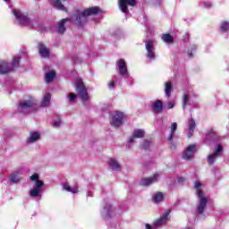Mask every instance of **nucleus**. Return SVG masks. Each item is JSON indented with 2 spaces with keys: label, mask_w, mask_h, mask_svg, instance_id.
I'll return each instance as SVG.
<instances>
[{
  "label": "nucleus",
  "mask_w": 229,
  "mask_h": 229,
  "mask_svg": "<svg viewBox=\"0 0 229 229\" xmlns=\"http://www.w3.org/2000/svg\"><path fill=\"white\" fill-rule=\"evenodd\" d=\"M112 212H114V208L112 207V205L106 204L102 211V216L106 218L110 217V216H112Z\"/></svg>",
  "instance_id": "a878e982"
},
{
  "label": "nucleus",
  "mask_w": 229,
  "mask_h": 229,
  "mask_svg": "<svg viewBox=\"0 0 229 229\" xmlns=\"http://www.w3.org/2000/svg\"><path fill=\"white\" fill-rule=\"evenodd\" d=\"M223 155V146L221 144L216 145L213 154L208 156V164L212 165L219 157Z\"/></svg>",
  "instance_id": "9b49d317"
},
{
  "label": "nucleus",
  "mask_w": 229,
  "mask_h": 229,
  "mask_svg": "<svg viewBox=\"0 0 229 229\" xmlns=\"http://www.w3.org/2000/svg\"><path fill=\"white\" fill-rule=\"evenodd\" d=\"M186 38H189V34H186Z\"/></svg>",
  "instance_id": "8fccbe9b"
},
{
  "label": "nucleus",
  "mask_w": 229,
  "mask_h": 229,
  "mask_svg": "<svg viewBox=\"0 0 229 229\" xmlns=\"http://www.w3.org/2000/svg\"><path fill=\"white\" fill-rule=\"evenodd\" d=\"M220 30H229V21H221Z\"/></svg>",
  "instance_id": "e433bc0d"
},
{
  "label": "nucleus",
  "mask_w": 229,
  "mask_h": 229,
  "mask_svg": "<svg viewBox=\"0 0 229 229\" xmlns=\"http://www.w3.org/2000/svg\"><path fill=\"white\" fill-rule=\"evenodd\" d=\"M75 90H76L77 96H78L80 101H81V103H87V101H89V99H90V97H89V92L87 90V88L85 87V85L83 84V81H81V80H79Z\"/></svg>",
  "instance_id": "20e7f679"
},
{
  "label": "nucleus",
  "mask_w": 229,
  "mask_h": 229,
  "mask_svg": "<svg viewBox=\"0 0 229 229\" xmlns=\"http://www.w3.org/2000/svg\"><path fill=\"white\" fill-rule=\"evenodd\" d=\"M164 0H152V3L154 4H161V3L163 2Z\"/></svg>",
  "instance_id": "a19ab883"
},
{
  "label": "nucleus",
  "mask_w": 229,
  "mask_h": 229,
  "mask_svg": "<svg viewBox=\"0 0 229 229\" xmlns=\"http://www.w3.org/2000/svg\"><path fill=\"white\" fill-rule=\"evenodd\" d=\"M30 180L35 182V186L30 190V198H39L44 192V181L40 180L38 174H32Z\"/></svg>",
  "instance_id": "7ed1b4c3"
},
{
  "label": "nucleus",
  "mask_w": 229,
  "mask_h": 229,
  "mask_svg": "<svg viewBox=\"0 0 229 229\" xmlns=\"http://www.w3.org/2000/svg\"><path fill=\"white\" fill-rule=\"evenodd\" d=\"M144 135H146V131L142 129H136L132 132V137H130L128 140L129 144H132L135 139H143Z\"/></svg>",
  "instance_id": "a211bd4d"
},
{
  "label": "nucleus",
  "mask_w": 229,
  "mask_h": 229,
  "mask_svg": "<svg viewBox=\"0 0 229 229\" xmlns=\"http://www.w3.org/2000/svg\"><path fill=\"white\" fill-rule=\"evenodd\" d=\"M117 80H119V78L117 76L112 77V79L107 83V87H108L109 90H114L115 89V85L117 84Z\"/></svg>",
  "instance_id": "7c9ffc66"
},
{
  "label": "nucleus",
  "mask_w": 229,
  "mask_h": 229,
  "mask_svg": "<svg viewBox=\"0 0 229 229\" xmlns=\"http://www.w3.org/2000/svg\"><path fill=\"white\" fill-rule=\"evenodd\" d=\"M98 13H99V7L98 6L89 7L83 11H77L73 15V17H75L74 24L83 28V26H85L89 21V16L96 15Z\"/></svg>",
  "instance_id": "f257e3e1"
},
{
  "label": "nucleus",
  "mask_w": 229,
  "mask_h": 229,
  "mask_svg": "<svg viewBox=\"0 0 229 229\" xmlns=\"http://www.w3.org/2000/svg\"><path fill=\"white\" fill-rule=\"evenodd\" d=\"M19 62H21L20 56H14L13 63L10 66L8 63H0V74H6L15 69V67H19Z\"/></svg>",
  "instance_id": "39448f33"
},
{
  "label": "nucleus",
  "mask_w": 229,
  "mask_h": 229,
  "mask_svg": "<svg viewBox=\"0 0 229 229\" xmlns=\"http://www.w3.org/2000/svg\"><path fill=\"white\" fill-rule=\"evenodd\" d=\"M178 183H183L185 182V178L183 177H179L177 180Z\"/></svg>",
  "instance_id": "79ce46f5"
},
{
  "label": "nucleus",
  "mask_w": 229,
  "mask_h": 229,
  "mask_svg": "<svg viewBox=\"0 0 229 229\" xmlns=\"http://www.w3.org/2000/svg\"><path fill=\"white\" fill-rule=\"evenodd\" d=\"M38 49L42 58H47V56H49V48H47L46 45L38 43Z\"/></svg>",
  "instance_id": "aec40b11"
},
{
  "label": "nucleus",
  "mask_w": 229,
  "mask_h": 229,
  "mask_svg": "<svg viewBox=\"0 0 229 229\" xmlns=\"http://www.w3.org/2000/svg\"><path fill=\"white\" fill-rule=\"evenodd\" d=\"M62 187H63V191H66V192H72V194H78V192H79L78 187H76V186L72 187L67 182L63 183Z\"/></svg>",
  "instance_id": "393cba45"
},
{
  "label": "nucleus",
  "mask_w": 229,
  "mask_h": 229,
  "mask_svg": "<svg viewBox=\"0 0 229 229\" xmlns=\"http://www.w3.org/2000/svg\"><path fill=\"white\" fill-rule=\"evenodd\" d=\"M152 201H154V203H160V201H164V193L162 192L155 193L152 198Z\"/></svg>",
  "instance_id": "2f4dec72"
},
{
  "label": "nucleus",
  "mask_w": 229,
  "mask_h": 229,
  "mask_svg": "<svg viewBox=\"0 0 229 229\" xmlns=\"http://www.w3.org/2000/svg\"><path fill=\"white\" fill-rule=\"evenodd\" d=\"M40 131H32L29 133V136L26 139V144L29 146L31 144H35L36 142H38L40 140Z\"/></svg>",
  "instance_id": "4468645a"
},
{
  "label": "nucleus",
  "mask_w": 229,
  "mask_h": 229,
  "mask_svg": "<svg viewBox=\"0 0 229 229\" xmlns=\"http://www.w3.org/2000/svg\"><path fill=\"white\" fill-rule=\"evenodd\" d=\"M109 167L113 169V171H121V164L115 159H109L107 162Z\"/></svg>",
  "instance_id": "b1692460"
},
{
  "label": "nucleus",
  "mask_w": 229,
  "mask_h": 229,
  "mask_svg": "<svg viewBox=\"0 0 229 229\" xmlns=\"http://www.w3.org/2000/svg\"><path fill=\"white\" fill-rule=\"evenodd\" d=\"M159 176L160 175L158 174H155L152 177H147V178L141 179L140 183L144 187H148V185L157 183V182H158Z\"/></svg>",
  "instance_id": "dca6fc26"
},
{
  "label": "nucleus",
  "mask_w": 229,
  "mask_h": 229,
  "mask_svg": "<svg viewBox=\"0 0 229 229\" xmlns=\"http://www.w3.org/2000/svg\"><path fill=\"white\" fill-rule=\"evenodd\" d=\"M145 47L147 51V58L150 61L155 60L157 58V54L155 53V40L147 39L145 41Z\"/></svg>",
  "instance_id": "6e6552de"
},
{
  "label": "nucleus",
  "mask_w": 229,
  "mask_h": 229,
  "mask_svg": "<svg viewBox=\"0 0 229 229\" xmlns=\"http://www.w3.org/2000/svg\"><path fill=\"white\" fill-rule=\"evenodd\" d=\"M194 188L196 190V194L199 199V204L197 206V213L203 214L205 212V208H207V203H208V198L205 196V192H203V184L199 181H195Z\"/></svg>",
  "instance_id": "f03ea898"
},
{
  "label": "nucleus",
  "mask_w": 229,
  "mask_h": 229,
  "mask_svg": "<svg viewBox=\"0 0 229 229\" xmlns=\"http://www.w3.org/2000/svg\"><path fill=\"white\" fill-rule=\"evenodd\" d=\"M37 106V100L33 98H30L28 100L20 102V108L23 114H28Z\"/></svg>",
  "instance_id": "423d86ee"
},
{
  "label": "nucleus",
  "mask_w": 229,
  "mask_h": 229,
  "mask_svg": "<svg viewBox=\"0 0 229 229\" xmlns=\"http://www.w3.org/2000/svg\"><path fill=\"white\" fill-rule=\"evenodd\" d=\"M152 110L155 114H160L164 110V103L161 100H156L152 103Z\"/></svg>",
  "instance_id": "4be33fe9"
},
{
  "label": "nucleus",
  "mask_w": 229,
  "mask_h": 229,
  "mask_svg": "<svg viewBox=\"0 0 229 229\" xmlns=\"http://www.w3.org/2000/svg\"><path fill=\"white\" fill-rule=\"evenodd\" d=\"M145 228H146V229H152V228H151V225H148V224H147V225H145Z\"/></svg>",
  "instance_id": "c03bdc74"
},
{
  "label": "nucleus",
  "mask_w": 229,
  "mask_h": 229,
  "mask_svg": "<svg viewBox=\"0 0 229 229\" xmlns=\"http://www.w3.org/2000/svg\"><path fill=\"white\" fill-rule=\"evenodd\" d=\"M185 229H192V227H186Z\"/></svg>",
  "instance_id": "09e8293b"
},
{
  "label": "nucleus",
  "mask_w": 229,
  "mask_h": 229,
  "mask_svg": "<svg viewBox=\"0 0 229 229\" xmlns=\"http://www.w3.org/2000/svg\"><path fill=\"white\" fill-rule=\"evenodd\" d=\"M177 128L178 124L176 123H173L170 127L171 133L168 135V140H170V142L173 140V134L176 131Z\"/></svg>",
  "instance_id": "72a5a7b5"
},
{
  "label": "nucleus",
  "mask_w": 229,
  "mask_h": 229,
  "mask_svg": "<svg viewBox=\"0 0 229 229\" xmlns=\"http://www.w3.org/2000/svg\"><path fill=\"white\" fill-rule=\"evenodd\" d=\"M221 33H222V35H225V34L228 33V30H221Z\"/></svg>",
  "instance_id": "37998d69"
},
{
  "label": "nucleus",
  "mask_w": 229,
  "mask_h": 229,
  "mask_svg": "<svg viewBox=\"0 0 229 229\" xmlns=\"http://www.w3.org/2000/svg\"><path fill=\"white\" fill-rule=\"evenodd\" d=\"M142 146L144 149H147V148H149V141H144Z\"/></svg>",
  "instance_id": "ea45409f"
},
{
  "label": "nucleus",
  "mask_w": 229,
  "mask_h": 229,
  "mask_svg": "<svg viewBox=\"0 0 229 229\" xmlns=\"http://www.w3.org/2000/svg\"><path fill=\"white\" fill-rule=\"evenodd\" d=\"M124 119H126V114L121 111H116L111 117V124L114 128H119V126H123Z\"/></svg>",
  "instance_id": "0eeeda50"
},
{
  "label": "nucleus",
  "mask_w": 229,
  "mask_h": 229,
  "mask_svg": "<svg viewBox=\"0 0 229 229\" xmlns=\"http://www.w3.org/2000/svg\"><path fill=\"white\" fill-rule=\"evenodd\" d=\"M196 45H193L192 47H191V49H196Z\"/></svg>",
  "instance_id": "de8ad7c7"
},
{
  "label": "nucleus",
  "mask_w": 229,
  "mask_h": 229,
  "mask_svg": "<svg viewBox=\"0 0 229 229\" xmlns=\"http://www.w3.org/2000/svg\"><path fill=\"white\" fill-rule=\"evenodd\" d=\"M49 105H51V94L47 93L41 101V106H49Z\"/></svg>",
  "instance_id": "c756f323"
},
{
  "label": "nucleus",
  "mask_w": 229,
  "mask_h": 229,
  "mask_svg": "<svg viewBox=\"0 0 229 229\" xmlns=\"http://www.w3.org/2000/svg\"><path fill=\"white\" fill-rule=\"evenodd\" d=\"M120 10L123 13H128V6H135L137 4L136 0H118Z\"/></svg>",
  "instance_id": "ddd939ff"
},
{
  "label": "nucleus",
  "mask_w": 229,
  "mask_h": 229,
  "mask_svg": "<svg viewBox=\"0 0 229 229\" xmlns=\"http://www.w3.org/2000/svg\"><path fill=\"white\" fill-rule=\"evenodd\" d=\"M117 67L120 76H123L125 81L127 80H130L131 81V79L130 78V73H128V66L126 65V62H124V59H120L118 61Z\"/></svg>",
  "instance_id": "9d476101"
},
{
  "label": "nucleus",
  "mask_w": 229,
  "mask_h": 229,
  "mask_svg": "<svg viewBox=\"0 0 229 229\" xmlns=\"http://www.w3.org/2000/svg\"><path fill=\"white\" fill-rule=\"evenodd\" d=\"M57 33H64V30H57Z\"/></svg>",
  "instance_id": "49530a36"
},
{
  "label": "nucleus",
  "mask_w": 229,
  "mask_h": 229,
  "mask_svg": "<svg viewBox=\"0 0 229 229\" xmlns=\"http://www.w3.org/2000/svg\"><path fill=\"white\" fill-rule=\"evenodd\" d=\"M168 219H169V211H166L159 219L154 222V225H153L154 228H158L165 225Z\"/></svg>",
  "instance_id": "6ab92c4d"
},
{
  "label": "nucleus",
  "mask_w": 229,
  "mask_h": 229,
  "mask_svg": "<svg viewBox=\"0 0 229 229\" xmlns=\"http://www.w3.org/2000/svg\"><path fill=\"white\" fill-rule=\"evenodd\" d=\"M56 76V72L55 71H51L45 75V81L47 83H51L53 80H55V77Z\"/></svg>",
  "instance_id": "c85d7f7f"
},
{
  "label": "nucleus",
  "mask_w": 229,
  "mask_h": 229,
  "mask_svg": "<svg viewBox=\"0 0 229 229\" xmlns=\"http://www.w3.org/2000/svg\"><path fill=\"white\" fill-rule=\"evenodd\" d=\"M173 90V82L166 81L165 83V98H171V91Z\"/></svg>",
  "instance_id": "bb28decb"
},
{
  "label": "nucleus",
  "mask_w": 229,
  "mask_h": 229,
  "mask_svg": "<svg viewBox=\"0 0 229 229\" xmlns=\"http://www.w3.org/2000/svg\"><path fill=\"white\" fill-rule=\"evenodd\" d=\"M196 153V145L188 146L182 153V158L184 160H191Z\"/></svg>",
  "instance_id": "2eb2a0df"
},
{
  "label": "nucleus",
  "mask_w": 229,
  "mask_h": 229,
  "mask_svg": "<svg viewBox=\"0 0 229 229\" xmlns=\"http://www.w3.org/2000/svg\"><path fill=\"white\" fill-rule=\"evenodd\" d=\"M71 21H72V18H65V19L61 20L58 22V30H65V23L71 22Z\"/></svg>",
  "instance_id": "473e14b6"
},
{
  "label": "nucleus",
  "mask_w": 229,
  "mask_h": 229,
  "mask_svg": "<svg viewBox=\"0 0 229 229\" xmlns=\"http://www.w3.org/2000/svg\"><path fill=\"white\" fill-rule=\"evenodd\" d=\"M12 13L14 15L16 21H18L19 24H30L31 22V20L28 15L22 13L19 10H13Z\"/></svg>",
  "instance_id": "f8f14e48"
},
{
  "label": "nucleus",
  "mask_w": 229,
  "mask_h": 229,
  "mask_svg": "<svg viewBox=\"0 0 229 229\" xmlns=\"http://www.w3.org/2000/svg\"><path fill=\"white\" fill-rule=\"evenodd\" d=\"M50 4H53V6H55V8H57L58 10H61L62 12H67V7L64 6V2H65V0H49Z\"/></svg>",
  "instance_id": "412c9836"
},
{
  "label": "nucleus",
  "mask_w": 229,
  "mask_h": 229,
  "mask_svg": "<svg viewBox=\"0 0 229 229\" xmlns=\"http://www.w3.org/2000/svg\"><path fill=\"white\" fill-rule=\"evenodd\" d=\"M208 137H211V135L209 134Z\"/></svg>",
  "instance_id": "3c124183"
},
{
  "label": "nucleus",
  "mask_w": 229,
  "mask_h": 229,
  "mask_svg": "<svg viewBox=\"0 0 229 229\" xmlns=\"http://www.w3.org/2000/svg\"><path fill=\"white\" fill-rule=\"evenodd\" d=\"M188 56H189L190 58H192V54H191V52H188Z\"/></svg>",
  "instance_id": "a18cd8bd"
},
{
  "label": "nucleus",
  "mask_w": 229,
  "mask_h": 229,
  "mask_svg": "<svg viewBox=\"0 0 229 229\" xmlns=\"http://www.w3.org/2000/svg\"><path fill=\"white\" fill-rule=\"evenodd\" d=\"M52 124L54 128H60V125L62 124V121L60 120V118H58L57 120L54 121Z\"/></svg>",
  "instance_id": "4c0bfd02"
},
{
  "label": "nucleus",
  "mask_w": 229,
  "mask_h": 229,
  "mask_svg": "<svg viewBox=\"0 0 229 229\" xmlns=\"http://www.w3.org/2000/svg\"><path fill=\"white\" fill-rule=\"evenodd\" d=\"M161 38L163 42H165V44H174V38H173V36H171V34H163Z\"/></svg>",
  "instance_id": "cd10ccee"
},
{
  "label": "nucleus",
  "mask_w": 229,
  "mask_h": 229,
  "mask_svg": "<svg viewBox=\"0 0 229 229\" xmlns=\"http://www.w3.org/2000/svg\"><path fill=\"white\" fill-rule=\"evenodd\" d=\"M204 8H212V4L210 2H203Z\"/></svg>",
  "instance_id": "58836bf2"
},
{
  "label": "nucleus",
  "mask_w": 229,
  "mask_h": 229,
  "mask_svg": "<svg viewBox=\"0 0 229 229\" xmlns=\"http://www.w3.org/2000/svg\"><path fill=\"white\" fill-rule=\"evenodd\" d=\"M23 175H24V172L22 170H18L10 174L9 180L13 183H19V182L22 180Z\"/></svg>",
  "instance_id": "f3484780"
},
{
  "label": "nucleus",
  "mask_w": 229,
  "mask_h": 229,
  "mask_svg": "<svg viewBox=\"0 0 229 229\" xmlns=\"http://www.w3.org/2000/svg\"><path fill=\"white\" fill-rule=\"evenodd\" d=\"M196 106L198 105V98L194 93L184 94L182 97V109L185 110V106Z\"/></svg>",
  "instance_id": "1a4fd4ad"
},
{
  "label": "nucleus",
  "mask_w": 229,
  "mask_h": 229,
  "mask_svg": "<svg viewBox=\"0 0 229 229\" xmlns=\"http://www.w3.org/2000/svg\"><path fill=\"white\" fill-rule=\"evenodd\" d=\"M175 105H176V101L172 100V101L166 103V105L165 106V108H167V110H171V109L174 108Z\"/></svg>",
  "instance_id": "c9c22d12"
},
{
  "label": "nucleus",
  "mask_w": 229,
  "mask_h": 229,
  "mask_svg": "<svg viewBox=\"0 0 229 229\" xmlns=\"http://www.w3.org/2000/svg\"><path fill=\"white\" fill-rule=\"evenodd\" d=\"M196 129V122L194 119L191 118L188 122V139H191L194 133V130Z\"/></svg>",
  "instance_id": "5701e85b"
},
{
  "label": "nucleus",
  "mask_w": 229,
  "mask_h": 229,
  "mask_svg": "<svg viewBox=\"0 0 229 229\" xmlns=\"http://www.w3.org/2000/svg\"><path fill=\"white\" fill-rule=\"evenodd\" d=\"M77 98H78V95H76L74 93L68 94V97H67L68 103H74Z\"/></svg>",
  "instance_id": "f704fd0d"
}]
</instances>
